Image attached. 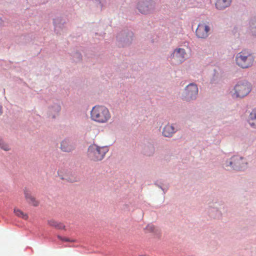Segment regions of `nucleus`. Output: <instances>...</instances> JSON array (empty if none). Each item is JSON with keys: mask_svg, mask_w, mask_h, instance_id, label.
Segmentation results:
<instances>
[{"mask_svg": "<svg viewBox=\"0 0 256 256\" xmlns=\"http://www.w3.org/2000/svg\"><path fill=\"white\" fill-rule=\"evenodd\" d=\"M90 118L97 123L106 124L111 119V114L105 106L97 105L94 106L90 111Z\"/></svg>", "mask_w": 256, "mask_h": 256, "instance_id": "obj_1", "label": "nucleus"}, {"mask_svg": "<svg viewBox=\"0 0 256 256\" xmlns=\"http://www.w3.org/2000/svg\"><path fill=\"white\" fill-rule=\"evenodd\" d=\"M107 146H99L96 144H92L88 149V154L89 158L94 161H98L102 160L108 152Z\"/></svg>", "mask_w": 256, "mask_h": 256, "instance_id": "obj_2", "label": "nucleus"}, {"mask_svg": "<svg viewBox=\"0 0 256 256\" xmlns=\"http://www.w3.org/2000/svg\"><path fill=\"white\" fill-rule=\"evenodd\" d=\"M236 60L238 66L243 68H246L252 65L254 56L248 51L244 50L237 54Z\"/></svg>", "mask_w": 256, "mask_h": 256, "instance_id": "obj_3", "label": "nucleus"}, {"mask_svg": "<svg viewBox=\"0 0 256 256\" xmlns=\"http://www.w3.org/2000/svg\"><path fill=\"white\" fill-rule=\"evenodd\" d=\"M234 96L236 98H243L248 95L252 90L250 83L247 82H239L234 86Z\"/></svg>", "mask_w": 256, "mask_h": 256, "instance_id": "obj_4", "label": "nucleus"}, {"mask_svg": "<svg viewBox=\"0 0 256 256\" xmlns=\"http://www.w3.org/2000/svg\"><path fill=\"white\" fill-rule=\"evenodd\" d=\"M247 165V162L242 157L238 156H234L228 162V166H230L234 170H244Z\"/></svg>", "mask_w": 256, "mask_h": 256, "instance_id": "obj_5", "label": "nucleus"}, {"mask_svg": "<svg viewBox=\"0 0 256 256\" xmlns=\"http://www.w3.org/2000/svg\"><path fill=\"white\" fill-rule=\"evenodd\" d=\"M137 8L142 14H147L154 8V3L151 0H142L138 2Z\"/></svg>", "mask_w": 256, "mask_h": 256, "instance_id": "obj_6", "label": "nucleus"}, {"mask_svg": "<svg viewBox=\"0 0 256 256\" xmlns=\"http://www.w3.org/2000/svg\"><path fill=\"white\" fill-rule=\"evenodd\" d=\"M198 94V88L196 84H188L184 92V98L186 100L195 99Z\"/></svg>", "mask_w": 256, "mask_h": 256, "instance_id": "obj_7", "label": "nucleus"}, {"mask_svg": "<svg viewBox=\"0 0 256 256\" xmlns=\"http://www.w3.org/2000/svg\"><path fill=\"white\" fill-rule=\"evenodd\" d=\"M171 56L176 62L181 63L186 59V52L184 48H176Z\"/></svg>", "mask_w": 256, "mask_h": 256, "instance_id": "obj_8", "label": "nucleus"}, {"mask_svg": "<svg viewBox=\"0 0 256 256\" xmlns=\"http://www.w3.org/2000/svg\"><path fill=\"white\" fill-rule=\"evenodd\" d=\"M210 30V27L206 24L202 22L200 24L196 30V36L201 38H204L208 36Z\"/></svg>", "mask_w": 256, "mask_h": 256, "instance_id": "obj_9", "label": "nucleus"}, {"mask_svg": "<svg viewBox=\"0 0 256 256\" xmlns=\"http://www.w3.org/2000/svg\"><path fill=\"white\" fill-rule=\"evenodd\" d=\"M24 194L27 202L34 206H37L39 204V202L32 195L30 191L27 188L24 190Z\"/></svg>", "mask_w": 256, "mask_h": 256, "instance_id": "obj_10", "label": "nucleus"}, {"mask_svg": "<svg viewBox=\"0 0 256 256\" xmlns=\"http://www.w3.org/2000/svg\"><path fill=\"white\" fill-rule=\"evenodd\" d=\"M175 132L176 130L174 126L168 124L164 128L162 134L166 137H171Z\"/></svg>", "mask_w": 256, "mask_h": 256, "instance_id": "obj_11", "label": "nucleus"}, {"mask_svg": "<svg viewBox=\"0 0 256 256\" xmlns=\"http://www.w3.org/2000/svg\"><path fill=\"white\" fill-rule=\"evenodd\" d=\"M60 148L64 152H70L74 148V146L68 140H64L61 143Z\"/></svg>", "mask_w": 256, "mask_h": 256, "instance_id": "obj_12", "label": "nucleus"}, {"mask_svg": "<svg viewBox=\"0 0 256 256\" xmlns=\"http://www.w3.org/2000/svg\"><path fill=\"white\" fill-rule=\"evenodd\" d=\"M231 2V0H216V6L218 9L222 10L228 6Z\"/></svg>", "mask_w": 256, "mask_h": 256, "instance_id": "obj_13", "label": "nucleus"}, {"mask_svg": "<svg viewBox=\"0 0 256 256\" xmlns=\"http://www.w3.org/2000/svg\"><path fill=\"white\" fill-rule=\"evenodd\" d=\"M248 122L251 127L256 128V108L250 113Z\"/></svg>", "mask_w": 256, "mask_h": 256, "instance_id": "obj_14", "label": "nucleus"}, {"mask_svg": "<svg viewBox=\"0 0 256 256\" xmlns=\"http://www.w3.org/2000/svg\"><path fill=\"white\" fill-rule=\"evenodd\" d=\"M59 176L61 177L62 179L65 180L68 182H73L77 180V178L74 175H72L71 173L68 172L64 175L61 174L59 173Z\"/></svg>", "mask_w": 256, "mask_h": 256, "instance_id": "obj_15", "label": "nucleus"}, {"mask_svg": "<svg viewBox=\"0 0 256 256\" xmlns=\"http://www.w3.org/2000/svg\"><path fill=\"white\" fill-rule=\"evenodd\" d=\"M48 224L49 226L54 227L57 229H64L65 228L64 224L61 222H59L54 220H48Z\"/></svg>", "mask_w": 256, "mask_h": 256, "instance_id": "obj_16", "label": "nucleus"}, {"mask_svg": "<svg viewBox=\"0 0 256 256\" xmlns=\"http://www.w3.org/2000/svg\"><path fill=\"white\" fill-rule=\"evenodd\" d=\"M14 213L17 216L22 218L24 220H26L28 218V214L26 213H24L23 212H22L18 208H14Z\"/></svg>", "mask_w": 256, "mask_h": 256, "instance_id": "obj_17", "label": "nucleus"}, {"mask_svg": "<svg viewBox=\"0 0 256 256\" xmlns=\"http://www.w3.org/2000/svg\"><path fill=\"white\" fill-rule=\"evenodd\" d=\"M0 148L5 151H8L10 148L8 144L0 136Z\"/></svg>", "mask_w": 256, "mask_h": 256, "instance_id": "obj_18", "label": "nucleus"}, {"mask_svg": "<svg viewBox=\"0 0 256 256\" xmlns=\"http://www.w3.org/2000/svg\"><path fill=\"white\" fill-rule=\"evenodd\" d=\"M251 31L252 34L256 36V20L252 23Z\"/></svg>", "mask_w": 256, "mask_h": 256, "instance_id": "obj_19", "label": "nucleus"}, {"mask_svg": "<svg viewBox=\"0 0 256 256\" xmlns=\"http://www.w3.org/2000/svg\"><path fill=\"white\" fill-rule=\"evenodd\" d=\"M58 239L62 241H64V242H72V240H70V239H68V238H62V236H58Z\"/></svg>", "mask_w": 256, "mask_h": 256, "instance_id": "obj_20", "label": "nucleus"}, {"mask_svg": "<svg viewBox=\"0 0 256 256\" xmlns=\"http://www.w3.org/2000/svg\"><path fill=\"white\" fill-rule=\"evenodd\" d=\"M60 108L59 106H56V110H57L58 112H59L60 110Z\"/></svg>", "mask_w": 256, "mask_h": 256, "instance_id": "obj_21", "label": "nucleus"}, {"mask_svg": "<svg viewBox=\"0 0 256 256\" xmlns=\"http://www.w3.org/2000/svg\"><path fill=\"white\" fill-rule=\"evenodd\" d=\"M2 114V106L0 104V115H1Z\"/></svg>", "mask_w": 256, "mask_h": 256, "instance_id": "obj_22", "label": "nucleus"}, {"mask_svg": "<svg viewBox=\"0 0 256 256\" xmlns=\"http://www.w3.org/2000/svg\"><path fill=\"white\" fill-rule=\"evenodd\" d=\"M152 152H154V148L153 147L152 148Z\"/></svg>", "mask_w": 256, "mask_h": 256, "instance_id": "obj_23", "label": "nucleus"}, {"mask_svg": "<svg viewBox=\"0 0 256 256\" xmlns=\"http://www.w3.org/2000/svg\"><path fill=\"white\" fill-rule=\"evenodd\" d=\"M148 227H150V229L152 230V226H148Z\"/></svg>", "mask_w": 256, "mask_h": 256, "instance_id": "obj_24", "label": "nucleus"}]
</instances>
